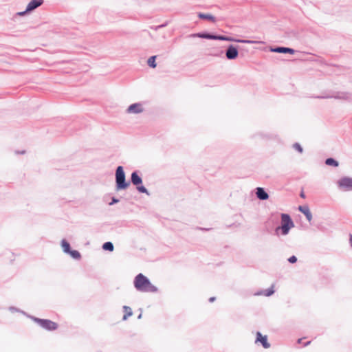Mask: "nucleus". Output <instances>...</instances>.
I'll return each mask as SVG.
<instances>
[{
    "instance_id": "obj_1",
    "label": "nucleus",
    "mask_w": 352,
    "mask_h": 352,
    "mask_svg": "<svg viewBox=\"0 0 352 352\" xmlns=\"http://www.w3.org/2000/svg\"><path fill=\"white\" fill-rule=\"evenodd\" d=\"M116 179V189L117 191L126 189L131 182L133 185L136 186L137 190L140 193H144L149 196L150 192L147 188L142 184V178L139 175V171L135 170L131 175V181L126 180V175L124 168L122 166H118L116 169L115 173Z\"/></svg>"
},
{
    "instance_id": "obj_2",
    "label": "nucleus",
    "mask_w": 352,
    "mask_h": 352,
    "mask_svg": "<svg viewBox=\"0 0 352 352\" xmlns=\"http://www.w3.org/2000/svg\"><path fill=\"white\" fill-rule=\"evenodd\" d=\"M133 285L136 290L140 292L155 293L158 291L157 287L153 285L149 278L142 273L135 276Z\"/></svg>"
},
{
    "instance_id": "obj_3",
    "label": "nucleus",
    "mask_w": 352,
    "mask_h": 352,
    "mask_svg": "<svg viewBox=\"0 0 352 352\" xmlns=\"http://www.w3.org/2000/svg\"><path fill=\"white\" fill-rule=\"evenodd\" d=\"M280 226H277L274 230V234L276 236H286L289 230L294 227V223L289 214H280Z\"/></svg>"
},
{
    "instance_id": "obj_4",
    "label": "nucleus",
    "mask_w": 352,
    "mask_h": 352,
    "mask_svg": "<svg viewBox=\"0 0 352 352\" xmlns=\"http://www.w3.org/2000/svg\"><path fill=\"white\" fill-rule=\"evenodd\" d=\"M28 317L47 331H51L58 329V324L49 319H41L32 316H28Z\"/></svg>"
},
{
    "instance_id": "obj_5",
    "label": "nucleus",
    "mask_w": 352,
    "mask_h": 352,
    "mask_svg": "<svg viewBox=\"0 0 352 352\" xmlns=\"http://www.w3.org/2000/svg\"><path fill=\"white\" fill-rule=\"evenodd\" d=\"M352 94L348 92H342V91H338L336 92L335 94L332 95H324V96H316V98H335V99H340V100H349L351 99Z\"/></svg>"
},
{
    "instance_id": "obj_6",
    "label": "nucleus",
    "mask_w": 352,
    "mask_h": 352,
    "mask_svg": "<svg viewBox=\"0 0 352 352\" xmlns=\"http://www.w3.org/2000/svg\"><path fill=\"white\" fill-rule=\"evenodd\" d=\"M339 188L344 190H352V178L349 177H343L340 178L338 182Z\"/></svg>"
},
{
    "instance_id": "obj_7",
    "label": "nucleus",
    "mask_w": 352,
    "mask_h": 352,
    "mask_svg": "<svg viewBox=\"0 0 352 352\" xmlns=\"http://www.w3.org/2000/svg\"><path fill=\"white\" fill-rule=\"evenodd\" d=\"M219 34H215L212 33H210L208 32H201L195 34H191L188 35V36L190 38H206V39H210V40H219Z\"/></svg>"
},
{
    "instance_id": "obj_8",
    "label": "nucleus",
    "mask_w": 352,
    "mask_h": 352,
    "mask_svg": "<svg viewBox=\"0 0 352 352\" xmlns=\"http://www.w3.org/2000/svg\"><path fill=\"white\" fill-rule=\"evenodd\" d=\"M239 56L238 47L233 45H228L226 50V56L228 60H234Z\"/></svg>"
},
{
    "instance_id": "obj_9",
    "label": "nucleus",
    "mask_w": 352,
    "mask_h": 352,
    "mask_svg": "<svg viewBox=\"0 0 352 352\" xmlns=\"http://www.w3.org/2000/svg\"><path fill=\"white\" fill-rule=\"evenodd\" d=\"M255 344H261L264 349H269L270 344L268 342L267 336H263L260 331H257L256 333Z\"/></svg>"
},
{
    "instance_id": "obj_10",
    "label": "nucleus",
    "mask_w": 352,
    "mask_h": 352,
    "mask_svg": "<svg viewBox=\"0 0 352 352\" xmlns=\"http://www.w3.org/2000/svg\"><path fill=\"white\" fill-rule=\"evenodd\" d=\"M144 109L140 102H136L129 105L126 109L128 113H140L143 112Z\"/></svg>"
},
{
    "instance_id": "obj_11",
    "label": "nucleus",
    "mask_w": 352,
    "mask_h": 352,
    "mask_svg": "<svg viewBox=\"0 0 352 352\" xmlns=\"http://www.w3.org/2000/svg\"><path fill=\"white\" fill-rule=\"evenodd\" d=\"M271 52H276V53H280V54H293L295 52V50L292 48L287 47H276L271 48Z\"/></svg>"
},
{
    "instance_id": "obj_12",
    "label": "nucleus",
    "mask_w": 352,
    "mask_h": 352,
    "mask_svg": "<svg viewBox=\"0 0 352 352\" xmlns=\"http://www.w3.org/2000/svg\"><path fill=\"white\" fill-rule=\"evenodd\" d=\"M43 3V0H31L26 7V12H32Z\"/></svg>"
},
{
    "instance_id": "obj_13",
    "label": "nucleus",
    "mask_w": 352,
    "mask_h": 352,
    "mask_svg": "<svg viewBox=\"0 0 352 352\" xmlns=\"http://www.w3.org/2000/svg\"><path fill=\"white\" fill-rule=\"evenodd\" d=\"M256 197L259 199V200H261V201H265V200H267L269 198V195L268 193L265 191V190L262 188V187H257L256 188Z\"/></svg>"
},
{
    "instance_id": "obj_14",
    "label": "nucleus",
    "mask_w": 352,
    "mask_h": 352,
    "mask_svg": "<svg viewBox=\"0 0 352 352\" xmlns=\"http://www.w3.org/2000/svg\"><path fill=\"white\" fill-rule=\"evenodd\" d=\"M298 210L306 217L307 220L310 222L312 219V214L308 206H299Z\"/></svg>"
},
{
    "instance_id": "obj_15",
    "label": "nucleus",
    "mask_w": 352,
    "mask_h": 352,
    "mask_svg": "<svg viewBox=\"0 0 352 352\" xmlns=\"http://www.w3.org/2000/svg\"><path fill=\"white\" fill-rule=\"evenodd\" d=\"M123 311L124 312V314L122 317V320H126L129 317L133 315L132 309L130 307L124 305L123 307Z\"/></svg>"
},
{
    "instance_id": "obj_16",
    "label": "nucleus",
    "mask_w": 352,
    "mask_h": 352,
    "mask_svg": "<svg viewBox=\"0 0 352 352\" xmlns=\"http://www.w3.org/2000/svg\"><path fill=\"white\" fill-rule=\"evenodd\" d=\"M198 17L201 19H206V20H209V21H211L212 22H215V17L210 14H206V13H202V12H199L198 14Z\"/></svg>"
},
{
    "instance_id": "obj_17",
    "label": "nucleus",
    "mask_w": 352,
    "mask_h": 352,
    "mask_svg": "<svg viewBox=\"0 0 352 352\" xmlns=\"http://www.w3.org/2000/svg\"><path fill=\"white\" fill-rule=\"evenodd\" d=\"M61 247L64 253L67 254L72 249L69 243L66 239H63L60 242Z\"/></svg>"
},
{
    "instance_id": "obj_18",
    "label": "nucleus",
    "mask_w": 352,
    "mask_h": 352,
    "mask_svg": "<svg viewBox=\"0 0 352 352\" xmlns=\"http://www.w3.org/2000/svg\"><path fill=\"white\" fill-rule=\"evenodd\" d=\"M275 292V290L274 289V286L272 285L271 287L265 289L263 291H261L260 292H258L257 295H263L265 296H270Z\"/></svg>"
},
{
    "instance_id": "obj_19",
    "label": "nucleus",
    "mask_w": 352,
    "mask_h": 352,
    "mask_svg": "<svg viewBox=\"0 0 352 352\" xmlns=\"http://www.w3.org/2000/svg\"><path fill=\"white\" fill-rule=\"evenodd\" d=\"M325 164L333 167H337L339 166L338 162L333 157L327 158L325 160Z\"/></svg>"
},
{
    "instance_id": "obj_20",
    "label": "nucleus",
    "mask_w": 352,
    "mask_h": 352,
    "mask_svg": "<svg viewBox=\"0 0 352 352\" xmlns=\"http://www.w3.org/2000/svg\"><path fill=\"white\" fill-rule=\"evenodd\" d=\"M102 249L106 251L113 252L114 250V246L112 242L107 241L102 244Z\"/></svg>"
},
{
    "instance_id": "obj_21",
    "label": "nucleus",
    "mask_w": 352,
    "mask_h": 352,
    "mask_svg": "<svg viewBox=\"0 0 352 352\" xmlns=\"http://www.w3.org/2000/svg\"><path fill=\"white\" fill-rule=\"evenodd\" d=\"M67 254L70 255L72 258L76 260H79L81 258L80 253L75 250H71Z\"/></svg>"
},
{
    "instance_id": "obj_22",
    "label": "nucleus",
    "mask_w": 352,
    "mask_h": 352,
    "mask_svg": "<svg viewBox=\"0 0 352 352\" xmlns=\"http://www.w3.org/2000/svg\"><path fill=\"white\" fill-rule=\"evenodd\" d=\"M156 58H157L156 56H151V57L148 58V59L147 60V64L150 67H151V68L156 67V66H157V63L155 62Z\"/></svg>"
},
{
    "instance_id": "obj_23",
    "label": "nucleus",
    "mask_w": 352,
    "mask_h": 352,
    "mask_svg": "<svg viewBox=\"0 0 352 352\" xmlns=\"http://www.w3.org/2000/svg\"><path fill=\"white\" fill-rule=\"evenodd\" d=\"M219 41H235V38L230 37V36H224V35H219Z\"/></svg>"
},
{
    "instance_id": "obj_24",
    "label": "nucleus",
    "mask_w": 352,
    "mask_h": 352,
    "mask_svg": "<svg viewBox=\"0 0 352 352\" xmlns=\"http://www.w3.org/2000/svg\"><path fill=\"white\" fill-rule=\"evenodd\" d=\"M293 148L298 151L300 153H302L303 152V148L301 146V145L298 143V142H296L293 144Z\"/></svg>"
},
{
    "instance_id": "obj_25",
    "label": "nucleus",
    "mask_w": 352,
    "mask_h": 352,
    "mask_svg": "<svg viewBox=\"0 0 352 352\" xmlns=\"http://www.w3.org/2000/svg\"><path fill=\"white\" fill-rule=\"evenodd\" d=\"M9 310L12 312H21L23 314L25 315V316H28V314H26L23 311H21L20 309H19L18 308L15 307H9Z\"/></svg>"
},
{
    "instance_id": "obj_26",
    "label": "nucleus",
    "mask_w": 352,
    "mask_h": 352,
    "mask_svg": "<svg viewBox=\"0 0 352 352\" xmlns=\"http://www.w3.org/2000/svg\"><path fill=\"white\" fill-rule=\"evenodd\" d=\"M297 260H298V259H297V257H296V256H294V255H293V256H290V257L287 259L288 262H289V263H292V264H293V263H296V262H297Z\"/></svg>"
},
{
    "instance_id": "obj_27",
    "label": "nucleus",
    "mask_w": 352,
    "mask_h": 352,
    "mask_svg": "<svg viewBox=\"0 0 352 352\" xmlns=\"http://www.w3.org/2000/svg\"><path fill=\"white\" fill-rule=\"evenodd\" d=\"M119 201H120V200L118 198L113 197L111 198V201L109 203V205L112 206L113 204L118 203Z\"/></svg>"
},
{
    "instance_id": "obj_28",
    "label": "nucleus",
    "mask_w": 352,
    "mask_h": 352,
    "mask_svg": "<svg viewBox=\"0 0 352 352\" xmlns=\"http://www.w3.org/2000/svg\"><path fill=\"white\" fill-rule=\"evenodd\" d=\"M167 24H168V23H167V22H166V23H163V24H161V25H157V26L155 28V30H160V28H162L166 27V26L167 25Z\"/></svg>"
},
{
    "instance_id": "obj_29",
    "label": "nucleus",
    "mask_w": 352,
    "mask_h": 352,
    "mask_svg": "<svg viewBox=\"0 0 352 352\" xmlns=\"http://www.w3.org/2000/svg\"><path fill=\"white\" fill-rule=\"evenodd\" d=\"M30 12H26V9L24 11L19 12L16 13V16H24L28 13H30Z\"/></svg>"
},
{
    "instance_id": "obj_30",
    "label": "nucleus",
    "mask_w": 352,
    "mask_h": 352,
    "mask_svg": "<svg viewBox=\"0 0 352 352\" xmlns=\"http://www.w3.org/2000/svg\"><path fill=\"white\" fill-rule=\"evenodd\" d=\"M261 42L256 41H252V40H245L244 43H260Z\"/></svg>"
},
{
    "instance_id": "obj_31",
    "label": "nucleus",
    "mask_w": 352,
    "mask_h": 352,
    "mask_svg": "<svg viewBox=\"0 0 352 352\" xmlns=\"http://www.w3.org/2000/svg\"><path fill=\"white\" fill-rule=\"evenodd\" d=\"M244 39H235V42L244 43Z\"/></svg>"
},
{
    "instance_id": "obj_32",
    "label": "nucleus",
    "mask_w": 352,
    "mask_h": 352,
    "mask_svg": "<svg viewBox=\"0 0 352 352\" xmlns=\"http://www.w3.org/2000/svg\"><path fill=\"white\" fill-rule=\"evenodd\" d=\"M215 299H216V298L213 296V297H210L208 300L210 302H213L215 300Z\"/></svg>"
},
{
    "instance_id": "obj_33",
    "label": "nucleus",
    "mask_w": 352,
    "mask_h": 352,
    "mask_svg": "<svg viewBox=\"0 0 352 352\" xmlns=\"http://www.w3.org/2000/svg\"><path fill=\"white\" fill-rule=\"evenodd\" d=\"M349 241H350V245H351V246L352 248V235L351 234L350 235Z\"/></svg>"
},
{
    "instance_id": "obj_34",
    "label": "nucleus",
    "mask_w": 352,
    "mask_h": 352,
    "mask_svg": "<svg viewBox=\"0 0 352 352\" xmlns=\"http://www.w3.org/2000/svg\"><path fill=\"white\" fill-rule=\"evenodd\" d=\"M311 343V341H308L304 344V346H308Z\"/></svg>"
},
{
    "instance_id": "obj_35",
    "label": "nucleus",
    "mask_w": 352,
    "mask_h": 352,
    "mask_svg": "<svg viewBox=\"0 0 352 352\" xmlns=\"http://www.w3.org/2000/svg\"><path fill=\"white\" fill-rule=\"evenodd\" d=\"M300 196L301 197H302V198H305V194H304V192H300Z\"/></svg>"
},
{
    "instance_id": "obj_36",
    "label": "nucleus",
    "mask_w": 352,
    "mask_h": 352,
    "mask_svg": "<svg viewBox=\"0 0 352 352\" xmlns=\"http://www.w3.org/2000/svg\"><path fill=\"white\" fill-rule=\"evenodd\" d=\"M278 221V217H276V218L275 219V223H277Z\"/></svg>"
},
{
    "instance_id": "obj_37",
    "label": "nucleus",
    "mask_w": 352,
    "mask_h": 352,
    "mask_svg": "<svg viewBox=\"0 0 352 352\" xmlns=\"http://www.w3.org/2000/svg\"><path fill=\"white\" fill-rule=\"evenodd\" d=\"M302 338H299V339L298 340V343H300V342H301V341H302Z\"/></svg>"
},
{
    "instance_id": "obj_38",
    "label": "nucleus",
    "mask_w": 352,
    "mask_h": 352,
    "mask_svg": "<svg viewBox=\"0 0 352 352\" xmlns=\"http://www.w3.org/2000/svg\"><path fill=\"white\" fill-rule=\"evenodd\" d=\"M201 230H208L209 229L208 228H201Z\"/></svg>"
},
{
    "instance_id": "obj_39",
    "label": "nucleus",
    "mask_w": 352,
    "mask_h": 352,
    "mask_svg": "<svg viewBox=\"0 0 352 352\" xmlns=\"http://www.w3.org/2000/svg\"><path fill=\"white\" fill-rule=\"evenodd\" d=\"M141 316H142V314H140L138 316V318H141Z\"/></svg>"
},
{
    "instance_id": "obj_40",
    "label": "nucleus",
    "mask_w": 352,
    "mask_h": 352,
    "mask_svg": "<svg viewBox=\"0 0 352 352\" xmlns=\"http://www.w3.org/2000/svg\"><path fill=\"white\" fill-rule=\"evenodd\" d=\"M24 153H25V151L20 152V153H21V154H23Z\"/></svg>"
}]
</instances>
